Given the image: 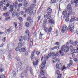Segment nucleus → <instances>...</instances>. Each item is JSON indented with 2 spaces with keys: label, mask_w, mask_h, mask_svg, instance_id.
<instances>
[{
  "label": "nucleus",
  "mask_w": 78,
  "mask_h": 78,
  "mask_svg": "<svg viewBox=\"0 0 78 78\" xmlns=\"http://www.w3.org/2000/svg\"><path fill=\"white\" fill-rule=\"evenodd\" d=\"M52 31V28L51 27H50L48 29V32H51Z\"/></svg>",
  "instance_id": "34"
},
{
  "label": "nucleus",
  "mask_w": 78,
  "mask_h": 78,
  "mask_svg": "<svg viewBox=\"0 0 78 78\" xmlns=\"http://www.w3.org/2000/svg\"><path fill=\"white\" fill-rule=\"evenodd\" d=\"M67 9L66 10L68 12H69V11H71L72 9V8L70 4H69L67 6Z\"/></svg>",
  "instance_id": "5"
},
{
  "label": "nucleus",
  "mask_w": 78,
  "mask_h": 78,
  "mask_svg": "<svg viewBox=\"0 0 78 78\" xmlns=\"http://www.w3.org/2000/svg\"><path fill=\"white\" fill-rule=\"evenodd\" d=\"M27 51V49L25 48H21V49H20L19 50V51L20 52H22L23 51V52H25Z\"/></svg>",
  "instance_id": "9"
},
{
  "label": "nucleus",
  "mask_w": 78,
  "mask_h": 78,
  "mask_svg": "<svg viewBox=\"0 0 78 78\" xmlns=\"http://www.w3.org/2000/svg\"><path fill=\"white\" fill-rule=\"evenodd\" d=\"M59 46H56L54 47H53L52 48H51V49L52 50H55V49H57V50H58V49H59Z\"/></svg>",
  "instance_id": "17"
},
{
  "label": "nucleus",
  "mask_w": 78,
  "mask_h": 78,
  "mask_svg": "<svg viewBox=\"0 0 78 78\" xmlns=\"http://www.w3.org/2000/svg\"><path fill=\"white\" fill-rule=\"evenodd\" d=\"M55 67L57 69H62V65L61 63H58L56 64Z\"/></svg>",
  "instance_id": "6"
},
{
  "label": "nucleus",
  "mask_w": 78,
  "mask_h": 78,
  "mask_svg": "<svg viewBox=\"0 0 78 78\" xmlns=\"http://www.w3.org/2000/svg\"><path fill=\"white\" fill-rule=\"evenodd\" d=\"M2 41L4 42H5V41H6V37H4L3 39H2Z\"/></svg>",
  "instance_id": "52"
},
{
  "label": "nucleus",
  "mask_w": 78,
  "mask_h": 78,
  "mask_svg": "<svg viewBox=\"0 0 78 78\" xmlns=\"http://www.w3.org/2000/svg\"><path fill=\"white\" fill-rule=\"evenodd\" d=\"M70 62V64L72 65H73V61H72V60H70L69 61Z\"/></svg>",
  "instance_id": "51"
},
{
  "label": "nucleus",
  "mask_w": 78,
  "mask_h": 78,
  "mask_svg": "<svg viewBox=\"0 0 78 78\" xmlns=\"http://www.w3.org/2000/svg\"><path fill=\"white\" fill-rule=\"evenodd\" d=\"M45 67V64L43 63L42 64L41 66V70H42V69H44Z\"/></svg>",
  "instance_id": "18"
},
{
  "label": "nucleus",
  "mask_w": 78,
  "mask_h": 78,
  "mask_svg": "<svg viewBox=\"0 0 78 78\" xmlns=\"http://www.w3.org/2000/svg\"><path fill=\"white\" fill-rule=\"evenodd\" d=\"M44 30L45 32H48V29H47V27L44 28Z\"/></svg>",
  "instance_id": "48"
},
{
  "label": "nucleus",
  "mask_w": 78,
  "mask_h": 78,
  "mask_svg": "<svg viewBox=\"0 0 78 78\" xmlns=\"http://www.w3.org/2000/svg\"><path fill=\"white\" fill-rule=\"evenodd\" d=\"M9 8L11 9H14L13 7V6L12 5H11L10 6Z\"/></svg>",
  "instance_id": "64"
},
{
  "label": "nucleus",
  "mask_w": 78,
  "mask_h": 78,
  "mask_svg": "<svg viewBox=\"0 0 78 78\" xmlns=\"http://www.w3.org/2000/svg\"><path fill=\"white\" fill-rule=\"evenodd\" d=\"M36 52V51H34L31 54V56H30V58L31 59H33L34 58V53H35Z\"/></svg>",
  "instance_id": "11"
},
{
  "label": "nucleus",
  "mask_w": 78,
  "mask_h": 78,
  "mask_svg": "<svg viewBox=\"0 0 78 78\" xmlns=\"http://www.w3.org/2000/svg\"><path fill=\"white\" fill-rule=\"evenodd\" d=\"M16 59L17 61H19L20 60V58L19 57H17L16 58Z\"/></svg>",
  "instance_id": "56"
},
{
  "label": "nucleus",
  "mask_w": 78,
  "mask_h": 78,
  "mask_svg": "<svg viewBox=\"0 0 78 78\" xmlns=\"http://www.w3.org/2000/svg\"><path fill=\"white\" fill-rule=\"evenodd\" d=\"M5 52L3 51V50L1 49L0 50V53L1 54H4Z\"/></svg>",
  "instance_id": "36"
},
{
  "label": "nucleus",
  "mask_w": 78,
  "mask_h": 78,
  "mask_svg": "<svg viewBox=\"0 0 78 78\" xmlns=\"http://www.w3.org/2000/svg\"><path fill=\"white\" fill-rule=\"evenodd\" d=\"M67 11H65L62 12L63 15H64V16H65L66 14H67Z\"/></svg>",
  "instance_id": "32"
},
{
  "label": "nucleus",
  "mask_w": 78,
  "mask_h": 78,
  "mask_svg": "<svg viewBox=\"0 0 78 78\" xmlns=\"http://www.w3.org/2000/svg\"><path fill=\"white\" fill-rule=\"evenodd\" d=\"M0 6L1 7H3V2H0Z\"/></svg>",
  "instance_id": "43"
},
{
  "label": "nucleus",
  "mask_w": 78,
  "mask_h": 78,
  "mask_svg": "<svg viewBox=\"0 0 78 78\" xmlns=\"http://www.w3.org/2000/svg\"><path fill=\"white\" fill-rule=\"evenodd\" d=\"M0 78H5L3 74H1L0 76Z\"/></svg>",
  "instance_id": "42"
},
{
  "label": "nucleus",
  "mask_w": 78,
  "mask_h": 78,
  "mask_svg": "<svg viewBox=\"0 0 78 78\" xmlns=\"http://www.w3.org/2000/svg\"><path fill=\"white\" fill-rule=\"evenodd\" d=\"M69 20L70 19L69 18H66L65 20V21L66 22H69Z\"/></svg>",
  "instance_id": "47"
},
{
  "label": "nucleus",
  "mask_w": 78,
  "mask_h": 78,
  "mask_svg": "<svg viewBox=\"0 0 78 78\" xmlns=\"http://www.w3.org/2000/svg\"><path fill=\"white\" fill-rule=\"evenodd\" d=\"M47 14L48 15V16L47 17V19H50L51 18V14Z\"/></svg>",
  "instance_id": "20"
},
{
  "label": "nucleus",
  "mask_w": 78,
  "mask_h": 78,
  "mask_svg": "<svg viewBox=\"0 0 78 78\" xmlns=\"http://www.w3.org/2000/svg\"><path fill=\"white\" fill-rule=\"evenodd\" d=\"M49 22L51 23H53V20L52 19H51L49 21Z\"/></svg>",
  "instance_id": "46"
},
{
  "label": "nucleus",
  "mask_w": 78,
  "mask_h": 78,
  "mask_svg": "<svg viewBox=\"0 0 78 78\" xmlns=\"http://www.w3.org/2000/svg\"><path fill=\"white\" fill-rule=\"evenodd\" d=\"M4 71V69L3 68H2L0 69V72H3Z\"/></svg>",
  "instance_id": "45"
},
{
  "label": "nucleus",
  "mask_w": 78,
  "mask_h": 78,
  "mask_svg": "<svg viewBox=\"0 0 78 78\" xmlns=\"http://www.w3.org/2000/svg\"><path fill=\"white\" fill-rule=\"evenodd\" d=\"M12 74H13V76L15 77L16 76V72L15 71H13L12 72Z\"/></svg>",
  "instance_id": "35"
},
{
  "label": "nucleus",
  "mask_w": 78,
  "mask_h": 78,
  "mask_svg": "<svg viewBox=\"0 0 78 78\" xmlns=\"http://www.w3.org/2000/svg\"><path fill=\"white\" fill-rule=\"evenodd\" d=\"M17 72H18V71L22 70V69H21L20 68H19V67H18L17 68Z\"/></svg>",
  "instance_id": "39"
},
{
  "label": "nucleus",
  "mask_w": 78,
  "mask_h": 78,
  "mask_svg": "<svg viewBox=\"0 0 78 78\" xmlns=\"http://www.w3.org/2000/svg\"><path fill=\"white\" fill-rule=\"evenodd\" d=\"M18 7H21L22 6V4L21 3H20L18 5Z\"/></svg>",
  "instance_id": "49"
},
{
  "label": "nucleus",
  "mask_w": 78,
  "mask_h": 78,
  "mask_svg": "<svg viewBox=\"0 0 78 78\" xmlns=\"http://www.w3.org/2000/svg\"><path fill=\"white\" fill-rule=\"evenodd\" d=\"M56 2V0H51V4L52 3H55Z\"/></svg>",
  "instance_id": "29"
},
{
  "label": "nucleus",
  "mask_w": 78,
  "mask_h": 78,
  "mask_svg": "<svg viewBox=\"0 0 78 78\" xmlns=\"http://www.w3.org/2000/svg\"><path fill=\"white\" fill-rule=\"evenodd\" d=\"M25 33L26 34H28V36H29V34H30V31H29V30H27L25 31Z\"/></svg>",
  "instance_id": "31"
},
{
  "label": "nucleus",
  "mask_w": 78,
  "mask_h": 78,
  "mask_svg": "<svg viewBox=\"0 0 78 78\" xmlns=\"http://www.w3.org/2000/svg\"><path fill=\"white\" fill-rule=\"evenodd\" d=\"M31 6L32 7H30L25 10V12L28 13L30 16H31L32 14L34 15L35 14V11L34 9V7H33L36 6V5L33 4L31 5Z\"/></svg>",
  "instance_id": "1"
},
{
  "label": "nucleus",
  "mask_w": 78,
  "mask_h": 78,
  "mask_svg": "<svg viewBox=\"0 0 78 78\" xmlns=\"http://www.w3.org/2000/svg\"><path fill=\"white\" fill-rule=\"evenodd\" d=\"M18 46L20 47H22V46H23V43H22V42H20L18 43Z\"/></svg>",
  "instance_id": "21"
},
{
  "label": "nucleus",
  "mask_w": 78,
  "mask_h": 78,
  "mask_svg": "<svg viewBox=\"0 0 78 78\" xmlns=\"http://www.w3.org/2000/svg\"><path fill=\"white\" fill-rule=\"evenodd\" d=\"M24 12L22 11L20 12V14H21V16H22V15H23V14H24Z\"/></svg>",
  "instance_id": "53"
},
{
  "label": "nucleus",
  "mask_w": 78,
  "mask_h": 78,
  "mask_svg": "<svg viewBox=\"0 0 78 78\" xmlns=\"http://www.w3.org/2000/svg\"><path fill=\"white\" fill-rule=\"evenodd\" d=\"M17 4H18V2H15L13 4V6H14V5H16Z\"/></svg>",
  "instance_id": "54"
},
{
  "label": "nucleus",
  "mask_w": 78,
  "mask_h": 78,
  "mask_svg": "<svg viewBox=\"0 0 78 78\" xmlns=\"http://www.w3.org/2000/svg\"><path fill=\"white\" fill-rule=\"evenodd\" d=\"M73 41L72 40H70L69 43H67V44H68V45H72V44H73Z\"/></svg>",
  "instance_id": "15"
},
{
  "label": "nucleus",
  "mask_w": 78,
  "mask_h": 78,
  "mask_svg": "<svg viewBox=\"0 0 78 78\" xmlns=\"http://www.w3.org/2000/svg\"><path fill=\"white\" fill-rule=\"evenodd\" d=\"M59 52L61 54V56L64 55V53L63 52H62L61 51H59Z\"/></svg>",
  "instance_id": "41"
},
{
  "label": "nucleus",
  "mask_w": 78,
  "mask_h": 78,
  "mask_svg": "<svg viewBox=\"0 0 78 78\" xmlns=\"http://www.w3.org/2000/svg\"><path fill=\"white\" fill-rule=\"evenodd\" d=\"M32 67H33L32 66H28L27 67V70H29L30 74H32V75H33V69H32Z\"/></svg>",
  "instance_id": "3"
},
{
  "label": "nucleus",
  "mask_w": 78,
  "mask_h": 78,
  "mask_svg": "<svg viewBox=\"0 0 78 78\" xmlns=\"http://www.w3.org/2000/svg\"><path fill=\"white\" fill-rule=\"evenodd\" d=\"M57 60V59H56V58H53V63H55V62H56Z\"/></svg>",
  "instance_id": "26"
},
{
  "label": "nucleus",
  "mask_w": 78,
  "mask_h": 78,
  "mask_svg": "<svg viewBox=\"0 0 78 78\" xmlns=\"http://www.w3.org/2000/svg\"><path fill=\"white\" fill-rule=\"evenodd\" d=\"M77 44H78V42L75 41L74 43H73V46H76V45H77Z\"/></svg>",
  "instance_id": "27"
},
{
  "label": "nucleus",
  "mask_w": 78,
  "mask_h": 78,
  "mask_svg": "<svg viewBox=\"0 0 78 78\" xmlns=\"http://www.w3.org/2000/svg\"><path fill=\"white\" fill-rule=\"evenodd\" d=\"M23 37L22 36H21V37H20L19 38V41H23Z\"/></svg>",
  "instance_id": "28"
},
{
  "label": "nucleus",
  "mask_w": 78,
  "mask_h": 78,
  "mask_svg": "<svg viewBox=\"0 0 78 78\" xmlns=\"http://www.w3.org/2000/svg\"><path fill=\"white\" fill-rule=\"evenodd\" d=\"M52 56H55V52H52L51 53Z\"/></svg>",
  "instance_id": "63"
},
{
  "label": "nucleus",
  "mask_w": 78,
  "mask_h": 78,
  "mask_svg": "<svg viewBox=\"0 0 78 78\" xmlns=\"http://www.w3.org/2000/svg\"><path fill=\"white\" fill-rule=\"evenodd\" d=\"M57 63H59V62H60V60L59 59V58L57 59Z\"/></svg>",
  "instance_id": "59"
},
{
  "label": "nucleus",
  "mask_w": 78,
  "mask_h": 78,
  "mask_svg": "<svg viewBox=\"0 0 78 78\" xmlns=\"http://www.w3.org/2000/svg\"><path fill=\"white\" fill-rule=\"evenodd\" d=\"M24 76H25L26 77H27V76H28V75L27 73V72L26 71H25L23 73H21V77H23Z\"/></svg>",
  "instance_id": "8"
},
{
  "label": "nucleus",
  "mask_w": 78,
  "mask_h": 78,
  "mask_svg": "<svg viewBox=\"0 0 78 78\" xmlns=\"http://www.w3.org/2000/svg\"><path fill=\"white\" fill-rule=\"evenodd\" d=\"M30 45L31 46H32L33 44V39L31 38L30 39Z\"/></svg>",
  "instance_id": "25"
},
{
  "label": "nucleus",
  "mask_w": 78,
  "mask_h": 78,
  "mask_svg": "<svg viewBox=\"0 0 78 78\" xmlns=\"http://www.w3.org/2000/svg\"><path fill=\"white\" fill-rule=\"evenodd\" d=\"M77 19L75 17H73L70 20V22H74V21H75L76 20H77Z\"/></svg>",
  "instance_id": "10"
},
{
  "label": "nucleus",
  "mask_w": 78,
  "mask_h": 78,
  "mask_svg": "<svg viewBox=\"0 0 78 78\" xmlns=\"http://www.w3.org/2000/svg\"><path fill=\"white\" fill-rule=\"evenodd\" d=\"M10 19V17H7L5 18V20L7 21V20H9Z\"/></svg>",
  "instance_id": "60"
},
{
  "label": "nucleus",
  "mask_w": 78,
  "mask_h": 78,
  "mask_svg": "<svg viewBox=\"0 0 78 78\" xmlns=\"http://www.w3.org/2000/svg\"><path fill=\"white\" fill-rule=\"evenodd\" d=\"M52 9L50 8V7H49L47 9V14H51V12H52Z\"/></svg>",
  "instance_id": "7"
},
{
  "label": "nucleus",
  "mask_w": 78,
  "mask_h": 78,
  "mask_svg": "<svg viewBox=\"0 0 78 78\" xmlns=\"http://www.w3.org/2000/svg\"><path fill=\"white\" fill-rule=\"evenodd\" d=\"M3 16H5V17H8L9 16V12H7L6 13H4L3 14Z\"/></svg>",
  "instance_id": "14"
},
{
  "label": "nucleus",
  "mask_w": 78,
  "mask_h": 78,
  "mask_svg": "<svg viewBox=\"0 0 78 78\" xmlns=\"http://www.w3.org/2000/svg\"><path fill=\"white\" fill-rule=\"evenodd\" d=\"M69 30L70 31H71V32H73V30L72 29V27H69Z\"/></svg>",
  "instance_id": "50"
},
{
  "label": "nucleus",
  "mask_w": 78,
  "mask_h": 78,
  "mask_svg": "<svg viewBox=\"0 0 78 78\" xmlns=\"http://www.w3.org/2000/svg\"><path fill=\"white\" fill-rule=\"evenodd\" d=\"M47 20L45 19H44L43 20L44 23L46 24V23H47Z\"/></svg>",
  "instance_id": "33"
},
{
  "label": "nucleus",
  "mask_w": 78,
  "mask_h": 78,
  "mask_svg": "<svg viewBox=\"0 0 78 78\" xmlns=\"http://www.w3.org/2000/svg\"><path fill=\"white\" fill-rule=\"evenodd\" d=\"M19 48H20V47H19V46L17 47L15 49L16 50V51H19V50H20Z\"/></svg>",
  "instance_id": "55"
},
{
  "label": "nucleus",
  "mask_w": 78,
  "mask_h": 78,
  "mask_svg": "<svg viewBox=\"0 0 78 78\" xmlns=\"http://www.w3.org/2000/svg\"><path fill=\"white\" fill-rule=\"evenodd\" d=\"M16 12H15L12 13V17H15V16H16Z\"/></svg>",
  "instance_id": "38"
},
{
  "label": "nucleus",
  "mask_w": 78,
  "mask_h": 78,
  "mask_svg": "<svg viewBox=\"0 0 78 78\" xmlns=\"http://www.w3.org/2000/svg\"><path fill=\"white\" fill-rule=\"evenodd\" d=\"M18 19H19V20H20V21H23V19H22V17H20L18 18Z\"/></svg>",
  "instance_id": "57"
},
{
  "label": "nucleus",
  "mask_w": 78,
  "mask_h": 78,
  "mask_svg": "<svg viewBox=\"0 0 78 78\" xmlns=\"http://www.w3.org/2000/svg\"><path fill=\"white\" fill-rule=\"evenodd\" d=\"M41 16H38L37 17V19H38V21H39V20H40V19H41Z\"/></svg>",
  "instance_id": "62"
},
{
  "label": "nucleus",
  "mask_w": 78,
  "mask_h": 78,
  "mask_svg": "<svg viewBox=\"0 0 78 78\" xmlns=\"http://www.w3.org/2000/svg\"><path fill=\"white\" fill-rule=\"evenodd\" d=\"M33 64L34 66H37V64H38V60H36V61L33 62Z\"/></svg>",
  "instance_id": "12"
},
{
  "label": "nucleus",
  "mask_w": 78,
  "mask_h": 78,
  "mask_svg": "<svg viewBox=\"0 0 78 78\" xmlns=\"http://www.w3.org/2000/svg\"><path fill=\"white\" fill-rule=\"evenodd\" d=\"M67 29V27L66 25H64L62 27V29L61 30L62 33H65V31H66Z\"/></svg>",
  "instance_id": "4"
},
{
  "label": "nucleus",
  "mask_w": 78,
  "mask_h": 78,
  "mask_svg": "<svg viewBox=\"0 0 78 78\" xmlns=\"http://www.w3.org/2000/svg\"><path fill=\"white\" fill-rule=\"evenodd\" d=\"M30 20H31V17H28L27 18V20L28 21V22H30Z\"/></svg>",
  "instance_id": "37"
},
{
  "label": "nucleus",
  "mask_w": 78,
  "mask_h": 78,
  "mask_svg": "<svg viewBox=\"0 0 78 78\" xmlns=\"http://www.w3.org/2000/svg\"><path fill=\"white\" fill-rule=\"evenodd\" d=\"M25 26L26 27H30V24L28 22H26L25 23Z\"/></svg>",
  "instance_id": "22"
},
{
  "label": "nucleus",
  "mask_w": 78,
  "mask_h": 78,
  "mask_svg": "<svg viewBox=\"0 0 78 78\" xmlns=\"http://www.w3.org/2000/svg\"><path fill=\"white\" fill-rule=\"evenodd\" d=\"M14 25L15 26V28L16 29L17 28V23H14Z\"/></svg>",
  "instance_id": "58"
},
{
  "label": "nucleus",
  "mask_w": 78,
  "mask_h": 78,
  "mask_svg": "<svg viewBox=\"0 0 78 78\" xmlns=\"http://www.w3.org/2000/svg\"><path fill=\"white\" fill-rule=\"evenodd\" d=\"M74 3H75V6H77L78 5V0H75L74 1Z\"/></svg>",
  "instance_id": "19"
},
{
  "label": "nucleus",
  "mask_w": 78,
  "mask_h": 78,
  "mask_svg": "<svg viewBox=\"0 0 78 78\" xmlns=\"http://www.w3.org/2000/svg\"><path fill=\"white\" fill-rule=\"evenodd\" d=\"M44 59L45 60H47V59H48L49 58V57L48 56V55H44Z\"/></svg>",
  "instance_id": "30"
},
{
  "label": "nucleus",
  "mask_w": 78,
  "mask_h": 78,
  "mask_svg": "<svg viewBox=\"0 0 78 78\" xmlns=\"http://www.w3.org/2000/svg\"><path fill=\"white\" fill-rule=\"evenodd\" d=\"M55 34L56 36H58V31L57 30H56L55 31Z\"/></svg>",
  "instance_id": "61"
},
{
  "label": "nucleus",
  "mask_w": 78,
  "mask_h": 78,
  "mask_svg": "<svg viewBox=\"0 0 78 78\" xmlns=\"http://www.w3.org/2000/svg\"><path fill=\"white\" fill-rule=\"evenodd\" d=\"M36 55H37V56H39V55H40V52L38 51H36Z\"/></svg>",
  "instance_id": "40"
},
{
  "label": "nucleus",
  "mask_w": 78,
  "mask_h": 78,
  "mask_svg": "<svg viewBox=\"0 0 78 78\" xmlns=\"http://www.w3.org/2000/svg\"><path fill=\"white\" fill-rule=\"evenodd\" d=\"M23 39L24 41H27V39H28V37L27 36H24L23 37Z\"/></svg>",
  "instance_id": "23"
},
{
  "label": "nucleus",
  "mask_w": 78,
  "mask_h": 78,
  "mask_svg": "<svg viewBox=\"0 0 78 78\" xmlns=\"http://www.w3.org/2000/svg\"><path fill=\"white\" fill-rule=\"evenodd\" d=\"M8 33H11L12 32V29L9 28L7 30Z\"/></svg>",
  "instance_id": "24"
},
{
  "label": "nucleus",
  "mask_w": 78,
  "mask_h": 78,
  "mask_svg": "<svg viewBox=\"0 0 78 78\" xmlns=\"http://www.w3.org/2000/svg\"><path fill=\"white\" fill-rule=\"evenodd\" d=\"M16 17H19V16H20V14L19 13H17V12H16Z\"/></svg>",
  "instance_id": "44"
},
{
  "label": "nucleus",
  "mask_w": 78,
  "mask_h": 78,
  "mask_svg": "<svg viewBox=\"0 0 78 78\" xmlns=\"http://www.w3.org/2000/svg\"><path fill=\"white\" fill-rule=\"evenodd\" d=\"M66 45H64L61 48V50L62 51H64L65 53L69 51V45L68 44V43H66Z\"/></svg>",
  "instance_id": "2"
},
{
  "label": "nucleus",
  "mask_w": 78,
  "mask_h": 78,
  "mask_svg": "<svg viewBox=\"0 0 78 78\" xmlns=\"http://www.w3.org/2000/svg\"><path fill=\"white\" fill-rule=\"evenodd\" d=\"M23 2H24V6H27V5L28 4V2L26 1V0H24Z\"/></svg>",
  "instance_id": "16"
},
{
  "label": "nucleus",
  "mask_w": 78,
  "mask_h": 78,
  "mask_svg": "<svg viewBox=\"0 0 78 78\" xmlns=\"http://www.w3.org/2000/svg\"><path fill=\"white\" fill-rule=\"evenodd\" d=\"M44 72V70H42L41 71V75L45 76V75H46V74H45V72Z\"/></svg>",
  "instance_id": "13"
}]
</instances>
